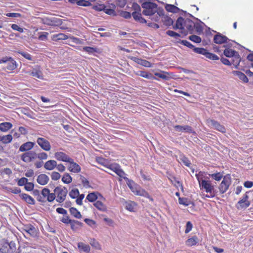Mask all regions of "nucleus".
Here are the masks:
<instances>
[{"label":"nucleus","instance_id":"cd10ccee","mask_svg":"<svg viewBox=\"0 0 253 253\" xmlns=\"http://www.w3.org/2000/svg\"><path fill=\"white\" fill-rule=\"evenodd\" d=\"M30 75L40 79H42V72L38 67L36 68H34Z\"/></svg>","mask_w":253,"mask_h":253},{"label":"nucleus","instance_id":"473e14b6","mask_svg":"<svg viewBox=\"0 0 253 253\" xmlns=\"http://www.w3.org/2000/svg\"><path fill=\"white\" fill-rule=\"evenodd\" d=\"M93 205L96 208L101 211H107L106 206L100 201H97L94 202Z\"/></svg>","mask_w":253,"mask_h":253},{"label":"nucleus","instance_id":"423d86ee","mask_svg":"<svg viewBox=\"0 0 253 253\" xmlns=\"http://www.w3.org/2000/svg\"><path fill=\"white\" fill-rule=\"evenodd\" d=\"M15 250V244L13 242H4L1 245L0 252L1 253H13Z\"/></svg>","mask_w":253,"mask_h":253},{"label":"nucleus","instance_id":"0e129e2a","mask_svg":"<svg viewBox=\"0 0 253 253\" xmlns=\"http://www.w3.org/2000/svg\"><path fill=\"white\" fill-rule=\"evenodd\" d=\"M206 57L212 60H216L219 59V57L216 55L210 52L208 53Z\"/></svg>","mask_w":253,"mask_h":253},{"label":"nucleus","instance_id":"052dcab7","mask_svg":"<svg viewBox=\"0 0 253 253\" xmlns=\"http://www.w3.org/2000/svg\"><path fill=\"white\" fill-rule=\"evenodd\" d=\"M72 220L69 218L68 216L65 215L61 219V221L65 224H69L72 222Z\"/></svg>","mask_w":253,"mask_h":253},{"label":"nucleus","instance_id":"13d9d810","mask_svg":"<svg viewBox=\"0 0 253 253\" xmlns=\"http://www.w3.org/2000/svg\"><path fill=\"white\" fill-rule=\"evenodd\" d=\"M27 152L29 156V157L30 158L31 162L37 158V153H36L35 151H30Z\"/></svg>","mask_w":253,"mask_h":253},{"label":"nucleus","instance_id":"5701e85b","mask_svg":"<svg viewBox=\"0 0 253 253\" xmlns=\"http://www.w3.org/2000/svg\"><path fill=\"white\" fill-rule=\"evenodd\" d=\"M56 166H57V162L53 160H48L44 164V168L48 170L54 169Z\"/></svg>","mask_w":253,"mask_h":253},{"label":"nucleus","instance_id":"e433bc0d","mask_svg":"<svg viewBox=\"0 0 253 253\" xmlns=\"http://www.w3.org/2000/svg\"><path fill=\"white\" fill-rule=\"evenodd\" d=\"M71 215H72L74 217L80 219L82 218V215L80 211H79L76 208H70L69 209Z\"/></svg>","mask_w":253,"mask_h":253},{"label":"nucleus","instance_id":"f03ea898","mask_svg":"<svg viewBox=\"0 0 253 253\" xmlns=\"http://www.w3.org/2000/svg\"><path fill=\"white\" fill-rule=\"evenodd\" d=\"M196 176L202 189H204L206 192L209 193L215 192V190L214 189V186L211 183L210 181L200 179L198 174H196Z\"/></svg>","mask_w":253,"mask_h":253},{"label":"nucleus","instance_id":"5fc2aeb1","mask_svg":"<svg viewBox=\"0 0 253 253\" xmlns=\"http://www.w3.org/2000/svg\"><path fill=\"white\" fill-rule=\"evenodd\" d=\"M83 50L89 54H92L96 51V48L90 46L84 47Z\"/></svg>","mask_w":253,"mask_h":253},{"label":"nucleus","instance_id":"f257e3e1","mask_svg":"<svg viewBox=\"0 0 253 253\" xmlns=\"http://www.w3.org/2000/svg\"><path fill=\"white\" fill-rule=\"evenodd\" d=\"M142 7L144 9L142 11L143 14L146 16H153L157 11V4L150 1H145L142 3Z\"/></svg>","mask_w":253,"mask_h":253},{"label":"nucleus","instance_id":"412c9836","mask_svg":"<svg viewBox=\"0 0 253 253\" xmlns=\"http://www.w3.org/2000/svg\"><path fill=\"white\" fill-rule=\"evenodd\" d=\"M49 180L48 176L45 174H40L37 179V182L41 185H46Z\"/></svg>","mask_w":253,"mask_h":253},{"label":"nucleus","instance_id":"69168bd1","mask_svg":"<svg viewBox=\"0 0 253 253\" xmlns=\"http://www.w3.org/2000/svg\"><path fill=\"white\" fill-rule=\"evenodd\" d=\"M41 194L44 198H46L47 199L50 194V190L48 188H44L42 190Z\"/></svg>","mask_w":253,"mask_h":253},{"label":"nucleus","instance_id":"9b49d317","mask_svg":"<svg viewBox=\"0 0 253 253\" xmlns=\"http://www.w3.org/2000/svg\"><path fill=\"white\" fill-rule=\"evenodd\" d=\"M38 145L44 151H48L51 149L49 142L42 137H39L37 140Z\"/></svg>","mask_w":253,"mask_h":253},{"label":"nucleus","instance_id":"a19ab883","mask_svg":"<svg viewBox=\"0 0 253 253\" xmlns=\"http://www.w3.org/2000/svg\"><path fill=\"white\" fill-rule=\"evenodd\" d=\"M209 176L216 181H219L222 177H224L222 173L220 172L209 174Z\"/></svg>","mask_w":253,"mask_h":253},{"label":"nucleus","instance_id":"4c0bfd02","mask_svg":"<svg viewBox=\"0 0 253 253\" xmlns=\"http://www.w3.org/2000/svg\"><path fill=\"white\" fill-rule=\"evenodd\" d=\"M71 228L73 230H77L79 227L82 226L83 223L80 221L76 220H72V222L70 223Z\"/></svg>","mask_w":253,"mask_h":253},{"label":"nucleus","instance_id":"79ce46f5","mask_svg":"<svg viewBox=\"0 0 253 253\" xmlns=\"http://www.w3.org/2000/svg\"><path fill=\"white\" fill-rule=\"evenodd\" d=\"M97 199V195L94 192L89 193L86 197V200H87L90 202H95Z\"/></svg>","mask_w":253,"mask_h":253},{"label":"nucleus","instance_id":"4d7b16f0","mask_svg":"<svg viewBox=\"0 0 253 253\" xmlns=\"http://www.w3.org/2000/svg\"><path fill=\"white\" fill-rule=\"evenodd\" d=\"M28 179L25 177H22L18 180L17 184L19 186H22L26 185L28 182Z\"/></svg>","mask_w":253,"mask_h":253},{"label":"nucleus","instance_id":"1a4fd4ad","mask_svg":"<svg viewBox=\"0 0 253 253\" xmlns=\"http://www.w3.org/2000/svg\"><path fill=\"white\" fill-rule=\"evenodd\" d=\"M248 199L249 197L247 192L236 205L237 209L239 210L249 207L250 205V202L248 201Z\"/></svg>","mask_w":253,"mask_h":253},{"label":"nucleus","instance_id":"ddd939ff","mask_svg":"<svg viewBox=\"0 0 253 253\" xmlns=\"http://www.w3.org/2000/svg\"><path fill=\"white\" fill-rule=\"evenodd\" d=\"M43 23L47 25L56 26L61 25L62 20L56 17L46 18Z\"/></svg>","mask_w":253,"mask_h":253},{"label":"nucleus","instance_id":"72a5a7b5","mask_svg":"<svg viewBox=\"0 0 253 253\" xmlns=\"http://www.w3.org/2000/svg\"><path fill=\"white\" fill-rule=\"evenodd\" d=\"M12 140V136L11 134H7L6 135H0V141H1L4 144H8L11 142Z\"/></svg>","mask_w":253,"mask_h":253},{"label":"nucleus","instance_id":"c9c22d12","mask_svg":"<svg viewBox=\"0 0 253 253\" xmlns=\"http://www.w3.org/2000/svg\"><path fill=\"white\" fill-rule=\"evenodd\" d=\"M165 8L168 11L172 13H177L180 10V9L176 6L169 4H166Z\"/></svg>","mask_w":253,"mask_h":253},{"label":"nucleus","instance_id":"0eeeda50","mask_svg":"<svg viewBox=\"0 0 253 253\" xmlns=\"http://www.w3.org/2000/svg\"><path fill=\"white\" fill-rule=\"evenodd\" d=\"M7 63L6 68L13 70L17 68L16 62L11 57H4L0 59V64Z\"/></svg>","mask_w":253,"mask_h":253},{"label":"nucleus","instance_id":"c85d7f7f","mask_svg":"<svg viewBox=\"0 0 253 253\" xmlns=\"http://www.w3.org/2000/svg\"><path fill=\"white\" fill-rule=\"evenodd\" d=\"M184 21L185 20L181 17H179L176 22V24L179 26V27H180V29L181 30V33L182 34H183V36L181 37L182 38H183L184 36H186L187 33H186L185 31L183 32V30H184Z\"/></svg>","mask_w":253,"mask_h":253},{"label":"nucleus","instance_id":"58836bf2","mask_svg":"<svg viewBox=\"0 0 253 253\" xmlns=\"http://www.w3.org/2000/svg\"><path fill=\"white\" fill-rule=\"evenodd\" d=\"M193 51L197 53L205 55L206 57L209 53L208 50L204 48L195 47L193 49Z\"/></svg>","mask_w":253,"mask_h":253},{"label":"nucleus","instance_id":"ea45409f","mask_svg":"<svg viewBox=\"0 0 253 253\" xmlns=\"http://www.w3.org/2000/svg\"><path fill=\"white\" fill-rule=\"evenodd\" d=\"M162 20L166 26H170L173 23L172 19L168 16H165L162 17Z\"/></svg>","mask_w":253,"mask_h":253},{"label":"nucleus","instance_id":"6ab92c4d","mask_svg":"<svg viewBox=\"0 0 253 253\" xmlns=\"http://www.w3.org/2000/svg\"><path fill=\"white\" fill-rule=\"evenodd\" d=\"M135 74L147 79L158 80V79L155 77L152 74L148 73L145 71H138L135 72Z\"/></svg>","mask_w":253,"mask_h":253},{"label":"nucleus","instance_id":"dca6fc26","mask_svg":"<svg viewBox=\"0 0 253 253\" xmlns=\"http://www.w3.org/2000/svg\"><path fill=\"white\" fill-rule=\"evenodd\" d=\"M68 163L70 164L68 167V169L70 171L74 173H78L81 171V167L77 163H75L72 158Z\"/></svg>","mask_w":253,"mask_h":253},{"label":"nucleus","instance_id":"9d476101","mask_svg":"<svg viewBox=\"0 0 253 253\" xmlns=\"http://www.w3.org/2000/svg\"><path fill=\"white\" fill-rule=\"evenodd\" d=\"M224 55L227 57H233L236 58V63H240L241 59L238 52L229 48H226L223 52Z\"/></svg>","mask_w":253,"mask_h":253},{"label":"nucleus","instance_id":"49530a36","mask_svg":"<svg viewBox=\"0 0 253 253\" xmlns=\"http://www.w3.org/2000/svg\"><path fill=\"white\" fill-rule=\"evenodd\" d=\"M79 194V191L77 188L72 189L69 194L70 197L73 199L77 198Z\"/></svg>","mask_w":253,"mask_h":253},{"label":"nucleus","instance_id":"393cba45","mask_svg":"<svg viewBox=\"0 0 253 253\" xmlns=\"http://www.w3.org/2000/svg\"><path fill=\"white\" fill-rule=\"evenodd\" d=\"M20 197L24 200L26 203L31 205H34L35 204V200L30 195L22 193L20 195Z\"/></svg>","mask_w":253,"mask_h":253},{"label":"nucleus","instance_id":"bb28decb","mask_svg":"<svg viewBox=\"0 0 253 253\" xmlns=\"http://www.w3.org/2000/svg\"><path fill=\"white\" fill-rule=\"evenodd\" d=\"M154 75L165 81H168L170 79L169 73L164 71H161L160 72H156Z\"/></svg>","mask_w":253,"mask_h":253},{"label":"nucleus","instance_id":"09e8293b","mask_svg":"<svg viewBox=\"0 0 253 253\" xmlns=\"http://www.w3.org/2000/svg\"><path fill=\"white\" fill-rule=\"evenodd\" d=\"M180 43L191 48V49H194L195 48V47L192 44L189 42L186 41V40H179L178 42Z\"/></svg>","mask_w":253,"mask_h":253},{"label":"nucleus","instance_id":"603ef678","mask_svg":"<svg viewBox=\"0 0 253 253\" xmlns=\"http://www.w3.org/2000/svg\"><path fill=\"white\" fill-rule=\"evenodd\" d=\"M37 158L41 160H45L47 159L48 155L46 153L42 152L38 153Z\"/></svg>","mask_w":253,"mask_h":253},{"label":"nucleus","instance_id":"2f4dec72","mask_svg":"<svg viewBox=\"0 0 253 253\" xmlns=\"http://www.w3.org/2000/svg\"><path fill=\"white\" fill-rule=\"evenodd\" d=\"M67 39H68V36L63 33H59L58 34L53 35L52 36V40L55 42L60 40H65Z\"/></svg>","mask_w":253,"mask_h":253},{"label":"nucleus","instance_id":"f704fd0d","mask_svg":"<svg viewBox=\"0 0 253 253\" xmlns=\"http://www.w3.org/2000/svg\"><path fill=\"white\" fill-rule=\"evenodd\" d=\"M198 242V239L197 236H194L189 238L186 241V245L188 246H192L195 245Z\"/></svg>","mask_w":253,"mask_h":253},{"label":"nucleus","instance_id":"7c9ffc66","mask_svg":"<svg viewBox=\"0 0 253 253\" xmlns=\"http://www.w3.org/2000/svg\"><path fill=\"white\" fill-rule=\"evenodd\" d=\"M12 127V125L9 122H4L0 124V130L6 132Z\"/></svg>","mask_w":253,"mask_h":253},{"label":"nucleus","instance_id":"3c124183","mask_svg":"<svg viewBox=\"0 0 253 253\" xmlns=\"http://www.w3.org/2000/svg\"><path fill=\"white\" fill-rule=\"evenodd\" d=\"M188 39L191 41L196 42V43H200L201 42V38L196 35H191L189 37Z\"/></svg>","mask_w":253,"mask_h":253},{"label":"nucleus","instance_id":"de8ad7c7","mask_svg":"<svg viewBox=\"0 0 253 253\" xmlns=\"http://www.w3.org/2000/svg\"><path fill=\"white\" fill-rule=\"evenodd\" d=\"M166 34L168 36L171 37H174L175 39H178V38L181 37L180 34L171 30L167 31L166 32Z\"/></svg>","mask_w":253,"mask_h":253},{"label":"nucleus","instance_id":"c03bdc74","mask_svg":"<svg viewBox=\"0 0 253 253\" xmlns=\"http://www.w3.org/2000/svg\"><path fill=\"white\" fill-rule=\"evenodd\" d=\"M135 206L136 204L134 202L130 201L126 203V209L130 211H133L134 210Z\"/></svg>","mask_w":253,"mask_h":253},{"label":"nucleus","instance_id":"bf43d9fd","mask_svg":"<svg viewBox=\"0 0 253 253\" xmlns=\"http://www.w3.org/2000/svg\"><path fill=\"white\" fill-rule=\"evenodd\" d=\"M60 177L59 173L55 171L52 172L51 175V179L53 180H57L60 179Z\"/></svg>","mask_w":253,"mask_h":253},{"label":"nucleus","instance_id":"864d4df0","mask_svg":"<svg viewBox=\"0 0 253 253\" xmlns=\"http://www.w3.org/2000/svg\"><path fill=\"white\" fill-rule=\"evenodd\" d=\"M27 152L23 153L21 156V159L25 163L31 162Z\"/></svg>","mask_w":253,"mask_h":253},{"label":"nucleus","instance_id":"f8f14e48","mask_svg":"<svg viewBox=\"0 0 253 253\" xmlns=\"http://www.w3.org/2000/svg\"><path fill=\"white\" fill-rule=\"evenodd\" d=\"M54 157L55 159L59 161L68 163L71 159V157L62 151H57L54 153Z\"/></svg>","mask_w":253,"mask_h":253},{"label":"nucleus","instance_id":"a211bd4d","mask_svg":"<svg viewBox=\"0 0 253 253\" xmlns=\"http://www.w3.org/2000/svg\"><path fill=\"white\" fill-rule=\"evenodd\" d=\"M129 58L133 61L144 67H151L152 66L151 63L146 60L142 59L141 58H139L134 56H130Z\"/></svg>","mask_w":253,"mask_h":253},{"label":"nucleus","instance_id":"c756f323","mask_svg":"<svg viewBox=\"0 0 253 253\" xmlns=\"http://www.w3.org/2000/svg\"><path fill=\"white\" fill-rule=\"evenodd\" d=\"M78 247L80 252H83L87 253H89V252L90 251L89 246L83 242L78 243Z\"/></svg>","mask_w":253,"mask_h":253},{"label":"nucleus","instance_id":"37998d69","mask_svg":"<svg viewBox=\"0 0 253 253\" xmlns=\"http://www.w3.org/2000/svg\"><path fill=\"white\" fill-rule=\"evenodd\" d=\"M62 181L66 184L70 183L72 181V178L68 173H66L62 178Z\"/></svg>","mask_w":253,"mask_h":253},{"label":"nucleus","instance_id":"a878e982","mask_svg":"<svg viewBox=\"0 0 253 253\" xmlns=\"http://www.w3.org/2000/svg\"><path fill=\"white\" fill-rule=\"evenodd\" d=\"M234 76H237L241 80L243 81L244 83H248L249 80L246 75L243 73L239 71H234L232 72Z\"/></svg>","mask_w":253,"mask_h":253},{"label":"nucleus","instance_id":"6e6d98bb","mask_svg":"<svg viewBox=\"0 0 253 253\" xmlns=\"http://www.w3.org/2000/svg\"><path fill=\"white\" fill-rule=\"evenodd\" d=\"M34 184L32 182H27L24 186L25 189L27 191H31L33 190Z\"/></svg>","mask_w":253,"mask_h":253},{"label":"nucleus","instance_id":"2eb2a0df","mask_svg":"<svg viewBox=\"0 0 253 253\" xmlns=\"http://www.w3.org/2000/svg\"><path fill=\"white\" fill-rule=\"evenodd\" d=\"M231 40L228 38L222 35L221 34L218 33L216 35L214 36L213 41L216 44H222L224 43H228Z\"/></svg>","mask_w":253,"mask_h":253},{"label":"nucleus","instance_id":"8fccbe9b","mask_svg":"<svg viewBox=\"0 0 253 253\" xmlns=\"http://www.w3.org/2000/svg\"><path fill=\"white\" fill-rule=\"evenodd\" d=\"M180 160L184 165L187 167H189L191 165V163L189 159L184 156H181L180 158Z\"/></svg>","mask_w":253,"mask_h":253},{"label":"nucleus","instance_id":"680f3d73","mask_svg":"<svg viewBox=\"0 0 253 253\" xmlns=\"http://www.w3.org/2000/svg\"><path fill=\"white\" fill-rule=\"evenodd\" d=\"M11 28L15 31H17L20 33H23L24 32V30L22 28L20 27L17 24H13L11 26Z\"/></svg>","mask_w":253,"mask_h":253},{"label":"nucleus","instance_id":"338daca9","mask_svg":"<svg viewBox=\"0 0 253 253\" xmlns=\"http://www.w3.org/2000/svg\"><path fill=\"white\" fill-rule=\"evenodd\" d=\"M24 58L29 60H32V56L27 52L21 51L19 52Z\"/></svg>","mask_w":253,"mask_h":253},{"label":"nucleus","instance_id":"4468645a","mask_svg":"<svg viewBox=\"0 0 253 253\" xmlns=\"http://www.w3.org/2000/svg\"><path fill=\"white\" fill-rule=\"evenodd\" d=\"M175 131L181 132H187L190 133L195 134V131L193 130L192 128L189 126H180L176 125L173 126Z\"/></svg>","mask_w":253,"mask_h":253},{"label":"nucleus","instance_id":"774afa93","mask_svg":"<svg viewBox=\"0 0 253 253\" xmlns=\"http://www.w3.org/2000/svg\"><path fill=\"white\" fill-rule=\"evenodd\" d=\"M178 201L179 203L181 205H183L185 206L189 205V202H188L187 199L186 198H179Z\"/></svg>","mask_w":253,"mask_h":253},{"label":"nucleus","instance_id":"7ed1b4c3","mask_svg":"<svg viewBox=\"0 0 253 253\" xmlns=\"http://www.w3.org/2000/svg\"><path fill=\"white\" fill-rule=\"evenodd\" d=\"M54 192L56 195V201L57 202L62 203L65 201L68 193L67 188L57 187L54 189Z\"/></svg>","mask_w":253,"mask_h":253},{"label":"nucleus","instance_id":"39448f33","mask_svg":"<svg viewBox=\"0 0 253 253\" xmlns=\"http://www.w3.org/2000/svg\"><path fill=\"white\" fill-rule=\"evenodd\" d=\"M208 126L212 128L217 130L222 133L226 132L225 127L219 122L214 120L208 119L207 121Z\"/></svg>","mask_w":253,"mask_h":253},{"label":"nucleus","instance_id":"a18cd8bd","mask_svg":"<svg viewBox=\"0 0 253 253\" xmlns=\"http://www.w3.org/2000/svg\"><path fill=\"white\" fill-rule=\"evenodd\" d=\"M77 4L80 6H88L91 5V3L89 1L85 0H78L77 1Z\"/></svg>","mask_w":253,"mask_h":253},{"label":"nucleus","instance_id":"aec40b11","mask_svg":"<svg viewBox=\"0 0 253 253\" xmlns=\"http://www.w3.org/2000/svg\"><path fill=\"white\" fill-rule=\"evenodd\" d=\"M132 192L137 195L143 196L149 199L152 202L154 200L153 198L149 194V193L143 189L139 188L135 191H132Z\"/></svg>","mask_w":253,"mask_h":253},{"label":"nucleus","instance_id":"e2e57ef3","mask_svg":"<svg viewBox=\"0 0 253 253\" xmlns=\"http://www.w3.org/2000/svg\"><path fill=\"white\" fill-rule=\"evenodd\" d=\"M132 16L135 21H138L141 17V14L140 12L134 11L132 12Z\"/></svg>","mask_w":253,"mask_h":253},{"label":"nucleus","instance_id":"f3484780","mask_svg":"<svg viewBox=\"0 0 253 253\" xmlns=\"http://www.w3.org/2000/svg\"><path fill=\"white\" fill-rule=\"evenodd\" d=\"M23 230L32 237H35L37 236L38 231L37 229L31 224L25 225L23 228Z\"/></svg>","mask_w":253,"mask_h":253},{"label":"nucleus","instance_id":"6e6552de","mask_svg":"<svg viewBox=\"0 0 253 253\" xmlns=\"http://www.w3.org/2000/svg\"><path fill=\"white\" fill-rule=\"evenodd\" d=\"M107 168L115 172L120 177L123 178L124 179L128 180L127 178L124 176L126 174L118 164H110L107 167Z\"/></svg>","mask_w":253,"mask_h":253},{"label":"nucleus","instance_id":"b1692460","mask_svg":"<svg viewBox=\"0 0 253 253\" xmlns=\"http://www.w3.org/2000/svg\"><path fill=\"white\" fill-rule=\"evenodd\" d=\"M195 26V23L190 19L187 18L184 22V28H185L189 32L191 33Z\"/></svg>","mask_w":253,"mask_h":253},{"label":"nucleus","instance_id":"20e7f679","mask_svg":"<svg viewBox=\"0 0 253 253\" xmlns=\"http://www.w3.org/2000/svg\"><path fill=\"white\" fill-rule=\"evenodd\" d=\"M231 183V177L229 175H227L224 176L223 180L218 187L221 194H224L227 191Z\"/></svg>","mask_w":253,"mask_h":253},{"label":"nucleus","instance_id":"4be33fe9","mask_svg":"<svg viewBox=\"0 0 253 253\" xmlns=\"http://www.w3.org/2000/svg\"><path fill=\"white\" fill-rule=\"evenodd\" d=\"M35 143L33 142H27L23 143L19 148V151L25 152L32 149L34 146Z\"/></svg>","mask_w":253,"mask_h":253}]
</instances>
